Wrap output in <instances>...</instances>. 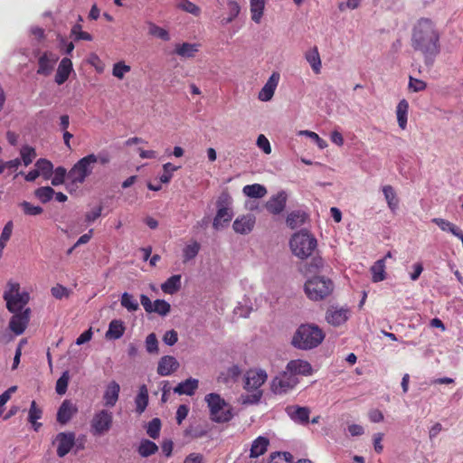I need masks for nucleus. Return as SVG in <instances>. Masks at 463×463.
Masks as SVG:
<instances>
[{
	"label": "nucleus",
	"mask_w": 463,
	"mask_h": 463,
	"mask_svg": "<svg viewBox=\"0 0 463 463\" xmlns=\"http://www.w3.org/2000/svg\"><path fill=\"white\" fill-rule=\"evenodd\" d=\"M411 46L420 52L427 66H431L440 52L439 33L434 23L429 18H420L414 25Z\"/></svg>",
	"instance_id": "1"
},
{
	"label": "nucleus",
	"mask_w": 463,
	"mask_h": 463,
	"mask_svg": "<svg viewBox=\"0 0 463 463\" xmlns=\"http://www.w3.org/2000/svg\"><path fill=\"white\" fill-rule=\"evenodd\" d=\"M98 163L95 154L80 158L68 172L66 188L70 193L76 191L86 178L92 174L94 165Z\"/></svg>",
	"instance_id": "2"
},
{
	"label": "nucleus",
	"mask_w": 463,
	"mask_h": 463,
	"mask_svg": "<svg viewBox=\"0 0 463 463\" xmlns=\"http://www.w3.org/2000/svg\"><path fill=\"white\" fill-rule=\"evenodd\" d=\"M325 338V334L317 326L301 325L292 338V345L301 350H309L319 345Z\"/></svg>",
	"instance_id": "3"
},
{
	"label": "nucleus",
	"mask_w": 463,
	"mask_h": 463,
	"mask_svg": "<svg viewBox=\"0 0 463 463\" xmlns=\"http://www.w3.org/2000/svg\"><path fill=\"white\" fill-rule=\"evenodd\" d=\"M268 375L264 370H250L245 376L244 389L249 392L241 395L243 404H254L260 402L262 396L261 385L266 382Z\"/></svg>",
	"instance_id": "4"
},
{
	"label": "nucleus",
	"mask_w": 463,
	"mask_h": 463,
	"mask_svg": "<svg viewBox=\"0 0 463 463\" xmlns=\"http://www.w3.org/2000/svg\"><path fill=\"white\" fill-rule=\"evenodd\" d=\"M212 421L225 423L233 418L232 406L220 394L211 392L204 397Z\"/></svg>",
	"instance_id": "5"
},
{
	"label": "nucleus",
	"mask_w": 463,
	"mask_h": 463,
	"mask_svg": "<svg viewBox=\"0 0 463 463\" xmlns=\"http://www.w3.org/2000/svg\"><path fill=\"white\" fill-rule=\"evenodd\" d=\"M3 298L6 303V308L10 313H15L24 310L30 301V295L26 291L20 292V284L9 281L6 289L3 294Z\"/></svg>",
	"instance_id": "6"
},
{
	"label": "nucleus",
	"mask_w": 463,
	"mask_h": 463,
	"mask_svg": "<svg viewBox=\"0 0 463 463\" xmlns=\"http://www.w3.org/2000/svg\"><path fill=\"white\" fill-rule=\"evenodd\" d=\"M304 289L309 299L319 301L331 295L334 290V283L326 277L315 276L306 281Z\"/></svg>",
	"instance_id": "7"
},
{
	"label": "nucleus",
	"mask_w": 463,
	"mask_h": 463,
	"mask_svg": "<svg viewBox=\"0 0 463 463\" xmlns=\"http://www.w3.org/2000/svg\"><path fill=\"white\" fill-rule=\"evenodd\" d=\"M292 252L299 259H307L312 255L317 246V239L308 232L301 231L295 233L290 241Z\"/></svg>",
	"instance_id": "8"
},
{
	"label": "nucleus",
	"mask_w": 463,
	"mask_h": 463,
	"mask_svg": "<svg viewBox=\"0 0 463 463\" xmlns=\"http://www.w3.org/2000/svg\"><path fill=\"white\" fill-rule=\"evenodd\" d=\"M217 213L213 222L215 230H220L228 225L233 217L232 209L230 207L231 198L228 194H222L217 200Z\"/></svg>",
	"instance_id": "9"
},
{
	"label": "nucleus",
	"mask_w": 463,
	"mask_h": 463,
	"mask_svg": "<svg viewBox=\"0 0 463 463\" xmlns=\"http://www.w3.org/2000/svg\"><path fill=\"white\" fill-rule=\"evenodd\" d=\"M299 383V378L292 374L287 367L279 375L273 378L271 382V391L275 394H286L292 391Z\"/></svg>",
	"instance_id": "10"
},
{
	"label": "nucleus",
	"mask_w": 463,
	"mask_h": 463,
	"mask_svg": "<svg viewBox=\"0 0 463 463\" xmlns=\"http://www.w3.org/2000/svg\"><path fill=\"white\" fill-rule=\"evenodd\" d=\"M112 423V412L101 410L94 414L90 421L91 432L94 436L103 435L110 430Z\"/></svg>",
	"instance_id": "11"
},
{
	"label": "nucleus",
	"mask_w": 463,
	"mask_h": 463,
	"mask_svg": "<svg viewBox=\"0 0 463 463\" xmlns=\"http://www.w3.org/2000/svg\"><path fill=\"white\" fill-rule=\"evenodd\" d=\"M31 312V308L26 307L23 311L12 313L13 316L9 321V329L14 335H20L25 331L30 322Z\"/></svg>",
	"instance_id": "12"
},
{
	"label": "nucleus",
	"mask_w": 463,
	"mask_h": 463,
	"mask_svg": "<svg viewBox=\"0 0 463 463\" xmlns=\"http://www.w3.org/2000/svg\"><path fill=\"white\" fill-rule=\"evenodd\" d=\"M57 444V456L65 457L76 444V435L72 431L60 432L56 435L53 444Z\"/></svg>",
	"instance_id": "13"
},
{
	"label": "nucleus",
	"mask_w": 463,
	"mask_h": 463,
	"mask_svg": "<svg viewBox=\"0 0 463 463\" xmlns=\"http://www.w3.org/2000/svg\"><path fill=\"white\" fill-rule=\"evenodd\" d=\"M286 367L297 378H299V376H310L313 373L310 363L302 359L290 360Z\"/></svg>",
	"instance_id": "14"
},
{
	"label": "nucleus",
	"mask_w": 463,
	"mask_h": 463,
	"mask_svg": "<svg viewBox=\"0 0 463 463\" xmlns=\"http://www.w3.org/2000/svg\"><path fill=\"white\" fill-rule=\"evenodd\" d=\"M286 412L295 422L307 425L309 422L310 409L299 405H288L286 407Z\"/></svg>",
	"instance_id": "15"
},
{
	"label": "nucleus",
	"mask_w": 463,
	"mask_h": 463,
	"mask_svg": "<svg viewBox=\"0 0 463 463\" xmlns=\"http://www.w3.org/2000/svg\"><path fill=\"white\" fill-rule=\"evenodd\" d=\"M279 79H280V75L277 71H274L270 75V77L269 78V80H267L265 85L262 87V89L259 92L258 98L260 100L269 101L272 99V97L275 93V90L278 87Z\"/></svg>",
	"instance_id": "16"
},
{
	"label": "nucleus",
	"mask_w": 463,
	"mask_h": 463,
	"mask_svg": "<svg viewBox=\"0 0 463 463\" xmlns=\"http://www.w3.org/2000/svg\"><path fill=\"white\" fill-rule=\"evenodd\" d=\"M78 412V407L71 400H64L57 412V421L61 425L68 423Z\"/></svg>",
	"instance_id": "17"
},
{
	"label": "nucleus",
	"mask_w": 463,
	"mask_h": 463,
	"mask_svg": "<svg viewBox=\"0 0 463 463\" xmlns=\"http://www.w3.org/2000/svg\"><path fill=\"white\" fill-rule=\"evenodd\" d=\"M256 218L254 215L246 214L236 218L232 228L236 233L248 234L253 230Z\"/></svg>",
	"instance_id": "18"
},
{
	"label": "nucleus",
	"mask_w": 463,
	"mask_h": 463,
	"mask_svg": "<svg viewBox=\"0 0 463 463\" xmlns=\"http://www.w3.org/2000/svg\"><path fill=\"white\" fill-rule=\"evenodd\" d=\"M57 61L58 57L55 54L44 52L38 60L37 73L44 76L50 75Z\"/></svg>",
	"instance_id": "19"
},
{
	"label": "nucleus",
	"mask_w": 463,
	"mask_h": 463,
	"mask_svg": "<svg viewBox=\"0 0 463 463\" xmlns=\"http://www.w3.org/2000/svg\"><path fill=\"white\" fill-rule=\"evenodd\" d=\"M286 203L287 194L282 191L269 198L266 203V209L272 214H279L284 211Z\"/></svg>",
	"instance_id": "20"
},
{
	"label": "nucleus",
	"mask_w": 463,
	"mask_h": 463,
	"mask_svg": "<svg viewBox=\"0 0 463 463\" xmlns=\"http://www.w3.org/2000/svg\"><path fill=\"white\" fill-rule=\"evenodd\" d=\"M178 367L179 363L174 356L165 355L158 362L157 373L161 376H167L175 372Z\"/></svg>",
	"instance_id": "21"
},
{
	"label": "nucleus",
	"mask_w": 463,
	"mask_h": 463,
	"mask_svg": "<svg viewBox=\"0 0 463 463\" xmlns=\"http://www.w3.org/2000/svg\"><path fill=\"white\" fill-rule=\"evenodd\" d=\"M348 312L346 308L331 307L326 311V319L330 325L338 326L348 319Z\"/></svg>",
	"instance_id": "22"
},
{
	"label": "nucleus",
	"mask_w": 463,
	"mask_h": 463,
	"mask_svg": "<svg viewBox=\"0 0 463 463\" xmlns=\"http://www.w3.org/2000/svg\"><path fill=\"white\" fill-rule=\"evenodd\" d=\"M72 71V62L70 58H63L57 69L55 75V81L57 84H63L68 79Z\"/></svg>",
	"instance_id": "23"
},
{
	"label": "nucleus",
	"mask_w": 463,
	"mask_h": 463,
	"mask_svg": "<svg viewBox=\"0 0 463 463\" xmlns=\"http://www.w3.org/2000/svg\"><path fill=\"white\" fill-rule=\"evenodd\" d=\"M269 445V439L267 437L259 436L252 441L250 449V458H256L264 455L268 450Z\"/></svg>",
	"instance_id": "24"
},
{
	"label": "nucleus",
	"mask_w": 463,
	"mask_h": 463,
	"mask_svg": "<svg viewBox=\"0 0 463 463\" xmlns=\"http://www.w3.org/2000/svg\"><path fill=\"white\" fill-rule=\"evenodd\" d=\"M119 392V384L115 381L110 382L103 395L105 405L108 407H113L118 400Z\"/></svg>",
	"instance_id": "25"
},
{
	"label": "nucleus",
	"mask_w": 463,
	"mask_h": 463,
	"mask_svg": "<svg viewBox=\"0 0 463 463\" xmlns=\"http://www.w3.org/2000/svg\"><path fill=\"white\" fill-rule=\"evenodd\" d=\"M199 382L194 378H188L184 382H181L174 388V392L179 395H193L197 390Z\"/></svg>",
	"instance_id": "26"
},
{
	"label": "nucleus",
	"mask_w": 463,
	"mask_h": 463,
	"mask_svg": "<svg viewBox=\"0 0 463 463\" xmlns=\"http://www.w3.org/2000/svg\"><path fill=\"white\" fill-rule=\"evenodd\" d=\"M200 44L184 43L182 44H176L175 52L183 58H194L199 52Z\"/></svg>",
	"instance_id": "27"
},
{
	"label": "nucleus",
	"mask_w": 463,
	"mask_h": 463,
	"mask_svg": "<svg viewBox=\"0 0 463 463\" xmlns=\"http://www.w3.org/2000/svg\"><path fill=\"white\" fill-rule=\"evenodd\" d=\"M136 412L142 414L148 405V390L145 384L139 387L137 395L135 398Z\"/></svg>",
	"instance_id": "28"
},
{
	"label": "nucleus",
	"mask_w": 463,
	"mask_h": 463,
	"mask_svg": "<svg viewBox=\"0 0 463 463\" xmlns=\"http://www.w3.org/2000/svg\"><path fill=\"white\" fill-rule=\"evenodd\" d=\"M408 111H409V102L402 99L399 101L396 107V116L398 125L402 129H405L407 127L408 121Z\"/></svg>",
	"instance_id": "29"
},
{
	"label": "nucleus",
	"mask_w": 463,
	"mask_h": 463,
	"mask_svg": "<svg viewBox=\"0 0 463 463\" xmlns=\"http://www.w3.org/2000/svg\"><path fill=\"white\" fill-rule=\"evenodd\" d=\"M43 417V410L37 406L35 401L31 402V406L28 412V421L32 423L33 430L38 431L42 427V423L37 420Z\"/></svg>",
	"instance_id": "30"
},
{
	"label": "nucleus",
	"mask_w": 463,
	"mask_h": 463,
	"mask_svg": "<svg viewBox=\"0 0 463 463\" xmlns=\"http://www.w3.org/2000/svg\"><path fill=\"white\" fill-rule=\"evenodd\" d=\"M306 60L311 66L313 71L316 74H319L321 72V59L318 52L317 47H313L309 51H307L305 54Z\"/></svg>",
	"instance_id": "31"
},
{
	"label": "nucleus",
	"mask_w": 463,
	"mask_h": 463,
	"mask_svg": "<svg viewBox=\"0 0 463 463\" xmlns=\"http://www.w3.org/2000/svg\"><path fill=\"white\" fill-rule=\"evenodd\" d=\"M126 327L121 320L114 319L109 325L106 336L110 339H118L125 333Z\"/></svg>",
	"instance_id": "32"
},
{
	"label": "nucleus",
	"mask_w": 463,
	"mask_h": 463,
	"mask_svg": "<svg viewBox=\"0 0 463 463\" xmlns=\"http://www.w3.org/2000/svg\"><path fill=\"white\" fill-rule=\"evenodd\" d=\"M181 288V275H173L167 279L162 285L161 289L165 294L173 295Z\"/></svg>",
	"instance_id": "33"
},
{
	"label": "nucleus",
	"mask_w": 463,
	"mask_h": 463,
	"mask_svg": "<svg viewBox=\"0 0 463 463\" xmlns=\"http://www.w3.org/2000/svg\"><path fill=\"white\" fill-rule=\"evenodd\" d=\"M307 214L303 211H293L288 213L286 222L288 227L291 229L298 228L304 224L307 220Z\"/></svg>",
	"instance_id": "34"
},
{
	"label": "nucleus",
	"mask_w": 463,
	"mask_h": 463,
	"mask_svg": "<svg viewBox=\"0 0 463 463\" xmlns=\"http://www.w3.org/2000/svg\"><path fill=\"white\" fill-rule=\"evenodd\" d=\"M243 194L250 198H262L267 194V189L260 184L245 185L242 189Z\"/></svg>",
	"instance_id": "35"
},
{
	"label": "nucleus",
	"mask_w": 463,
	"mask_h": 463,
	"mask_svg": "<svg viewBox=\"0 0 463 463\" xmlns=\"http://www.w3.org/2000/svg\"><path fill=\"white\" fill-rule=\"evenodd\" d=\"M383 193L389 208L393 212L398 208L399 199L397 198L396 193L392 185H385L383 187Z\"/></svg>",
	"instance_id": "36"
},
{
	"label": "nucleus",
	"mask_w": 463,
	"mask_h": 463,
	"mask_svg": "<svg viewBox=\"0 0 463 463\" xmlns=\"http://www.w3.org/2000/svg\"><path fill=\"white\" fill-rule=\"evenodd\" d=\"M157 445L149 439H143L137 449L139 455L143 458H147L151 455H154L157 452Z\"/></svg>",
	"instance_id": "37"
},
{
	"label": "nucleus",
	"mask_w": 463,
	"mask_h": 463,
	"mask_svg": "<svg viewBox=\"0 0 463 463\" xmlns=\"http://www.w3.org/2000/svg\"><path fill=\"white\" fill-rule=\"evenodd\" d=\"M373 281L380 282L385 279V264L384 259L377 260L371 268Z\"/></svg>",
	"instance_id": "38"
},
{
	"label": "nucleus",
	"mask_w": 463,
	"mask_h": 463,
	"mask_svg": "<svg viewBox=\"0 0 463 463\" xmlns=\"http://www.w3.org/2000/svg\"><path fill=\"white\" fill-rule=\"evenodd\" d=\"M36 170H39V175H42L45 179L51 177L53 172V165L51 161L41 158L35 163Z\"/></svg>",
	"instance_id": "39"
},
{
	"label": "nucleus",
	"mask_w": 463,
	"mask_h": 463,
	"mask_svg": "<svg viewBox=\"0 0 463 463\" xmlns=\"http://www.w3.org/2000/svg\"><path fill=\"white\" fill-rule=\"evenodd\" d=\"M120 304L129 312H135L139 308V304L137 299L128 292H124L121 295Z\"/></svg>",
	"instance_id": "40"
},
{
	"label": "nucleus",
	"mask_w": 463,
	"mask_h": 463,
	"mask_svg": "<svg viewBox=\"0 0 463 463\" xmlns=\"http://www.w3.org/2000/svg\"><path fill=\"white\" fill-rule=\"evenodd\" d=\"M14 224L12 221L5 223L2 233L0 235V258L2 257L3 250L6 246L7 241L10 240L13 233Z\"/></svg>",
	"instance_id": "41"
},
{
	"label": "nucleus",
	"mask_w": 463,
	"mask_h": 463,
	"mask_svg": "<svg viewBox=\"0 0 463 463\" xmlns=\"http://www.w3.org/2000/svg\"><path fill=\"white\" fill-rule=\"evenodd\" d=\"M147 24H148V33L150 35L159 38L163 41L170 40L169 33L165 29L156 25V24H154L152 22H148Z\"/></svg>",
	"instance_id": "42"
},
{
	"label": "nucleus",
	"mask_w": 463,
	"mask_h": 463,
	"mask_svg": "<svg viewBox=\"0 0 463 463\" xmlns=\"http://www.w3.org/2000/svg\"><path fill=\"white\" fill-rule=\"evenodd\" d=\"M227 6L229 9V15L228 17L222 19V24H228L232 23L239 15L241 12L240 5L235 1H228Z\"/></svg>",
	"instance_id": "43"
},
{
	"label": "nucleus",
	"mask_w": 463,
	"mask_h": 463,
	"mask_svg": "<svg viewBox=\"0 0 463 463\" xmlns=\"http://www.w3.org/2000/svg\"><path fill=\"white\" fill-rule=\"evenodd\" d=\"M55 191L50 186H43L35 190V196L43 203H46L52 200Z\"/></svg>",
	"instance_id": "44"
},
{
	"label": "nucleus",
	"mask_w": 463,
	"mask_h": 463,
	"mask_svg": "<svg viewBox=\"0 0 463 463\" xmlns=\"http://www.w3.org/2000/svg\"><path fill=\"white\" fill-rule=\"evenodd\" d=\"M251 20L256 24H260L263 15L265 5L250 2Z\"/></svg>",
	"instance_id": "45"
},
{
	"label": "nucleus",
	"mask_w": 463,
	"mask_h": 463,
	"mask_svg": "<svg viewBox=\"0 0 463 463\" xmlns=\"http://www.w3.org/2000/svg\"><path fill=\"white\" fill-rule=\"evenodd\" d=\"M52 174V184L54 186L62 184L67 180L68 172L63 166H58Z\"/></svg>",
	"instance_id": "46"
},
{
	"label": "nucleus",
	"mask_w": 463,
	"mask_h": 463,
	"mask_svg": "<svg viewBox=\"0 0 463 463\" xmlns=\"http://www.w3.org/2000/svg\"><path fill=\"white\" fill-rule=\"evenodd\" d=\"M160 430H161V420L158 418H154L152 420L148 422V425L146 427V433L147 435L156 439L160 435Z\"/></svg>",
	"instance_id": "47"
},
{
	"label": "nucleus",
	"mask_w": 463,
	"mask_h": 463,
	"mask_svg": "<svg viewBox=\"0 0 463 463\" xmlns=\"http://www.w3.org/2000/svg\"><path fill=\"white\" fill-rule=\"evenodd\" d=\"M200 250V244L197 241L186 245L183 250L184 261H188L196 257Z\"/></svg>",
	"instance_id": "48"
},
{
	"label": "nucleus",
	"mask_w": 463,
	"mask_h": 463,
	"mask_svg": "<svg viewBox=\"0 0 463 463\" xmlns=\"http://www.w3.org/2000/svg\"><path fill=\"white\" fill-rule=\"evenodd\" d=\"M131 70V67L129 65H127L125 61H121L118 62H116L113 65L112 69V75L116 77L118 80H122L126 73L129 72Z\"/></svg>",
	"instance_id": "49"
},
{
	"label": "nucleus",
	"mask_w": 463,
	"mask_h": 463,
	"mask_svg": "<svg viewBox=\"0 0 463 463\" xmlns=\"http://www.w3.org/2000/svg\"><path fill=\"white\" fill-rule=\"evenodd\" d=\"M20 154L25 166L29 165L36 156L35 149L30 146H24Z\"/></svg>",
	"instance_id": "50"
},
{
	"label": "nucleus",
	"mask_w": 463,
	"mask_h": 463,
	"mask_svg": "<svg viewBox=\"0 0 463 463\" xmlns=\"http://www.w3.org/2000/svg\"><path fill=\"white\" fill-rule=\"evenodd\" d=\"M70 381V374L68 371L62 373L61 377L56 382V392L60 395L64 394L67 392L68 384Z\"/></svg>",
	"instance_id": "51"
},
{
	"label": "nucleus",
	"mask_w": 463,
	"mask_h": 463,
	"mask_svg": "<svg viewBox=\"0 0 463 463\" xmlns=\"http://www.w3.org/2000/svg\"><path fill=\"white\" fill-rule=\"evenodd\" d=\"M432 222L437 224L439 227V229H441L442 231L449 232L453 235H454V232H457L458 230L459 229L458 226H456L452 222H450L445 219H442V218H433Z\"/></svg>",
	"instance_id": "52"
},
{
	"label": "nucleus",
	"mask_w": 463,
	"mask_h": 463,
	"mask_svg": "<svg viewBox=\"0 0 463 463\" xmlns=\"http://www.w3.org/2000/svg\"><path fill=\"white\" fill-rule=\"evenodd\" d=\"M19 206L23 209L24 214L30 216L40 215L43 212V209L41 206H34L26 201L22 202Z\"/></svg>",
	"instance_id": "53"
},
{
	"label": "nucleus",
	"mask_w": 463,
	"mask_h": 463,
	"mask_svg": "<svg viewBox=\"0 0 463 463\" xmlns=\"http://www.w3.org/2000/svg\"><path fill=\"white\" fill-rule=\"evenodd\" d=\"M171 306L168 302L163 299H156L154 302L153 312L161 316H165L170 312Z\"/></svg>",
	"instance_id": "54"
},
{
	"label": "nucleus",
	"mask_w": 463,
	"mask_h": 463,
	"mask_svg": "<svg viewBox=\"0 0 463 463\" xmlns=\"http://www.w3.org/2000/svg\"><path fill=\"white\" fill-rule=\"evenodd\" d=\"M292 458L289 452H276L270 455L269 463H291Z\"/></svg>",
	"instance_id": "55"
},
{
	"label": "nucleus",
	"mask_w": 463,
	"mask_h": 463,
	"mask_svg": "<svg viewBox=\"0 0 463 463\" xmlns=\"http://www.w3.org/2000/svg\"><path fill=\"white\" fill-rule=\"evenodd\" d=\"M146 349L149 354L158 353V341L155 333H151L146 336Z\"/></svg>",
	"instance_id": "56"
},
{
	"label": "nucleus",
	"mask_w": 463,
	"mask_h": 463,
	"mask_svg": "<svg viewBox=\"0 0 463 463\" xmlns=\"http://www.w3.org/2000/svg\"><path fill=\"white\" fill-rule=\"evenodd\" d=\"M51 293L56 299H61L63 298H69L71 290L61 284H57L51 288Z\"/></svg>",
	"instance_id": "57"
},
{
	"label": "nucleus",
	"mask_w": 463,
	"mask_h": 463,
	"mask_svg": "<svg viewBox=\"0 0 463 463\" xmlns=\"http://www.w3.org/2000/svg\"><path fill=\"white\" fill-rule=\"evenodd\" d=\"M179 166H175L171 163H166L163 165L164 174L160 176V182L164 184H167L170 182L172 178L173 172L176 171Z\"/></svg>",
	"instance_id": "58"
},
{
	"label": "nucleus",
	"mask_w": 463,
	"mask_h": 463,
	"mask_svg": "<svg viewBox=\"0 0 463 463\" xmlns=\"http://www.w3.org/2000/svg\"><path fill=\"white\" fill-rule=\"evenodd\" d=\"M178 6L182 10L190 13L194 15H199L200 14V8L189 0H181L178 4Z\"/></svg>",
	"instance_id": "59"
},
{
	"label": "nucleus",
	"mask_w": 463,
	"mask_h": 463,
	"mask_svg": "<svg viewBox=\"0 0 463 463\" xmlns=\"http://www.w3.org/2000/svg\"><path fill=\"white\" fill-rule=\"evenodd\" d=\"M427 88L425 81L410 76L409 78V89L414 92L422 91Z\"/></svg>",
	"instance_id": "60"
},
{
	"label": "nucleus",
	"mask_w": 463,
	"mask_h": 463,
	"mask_svg": "<svg viewBox=\"0 0 463 463\" xmlns=\"http://www.w3.org/2000/svg\"><path fill=\"white\" fill-rule=\"evenodd\" d=\"M71 33L73 35H75L76 40H85V41L92 40V36L89 33L83 32L81 30L80 24H75L71 29Z\"/></svg>",
	"instance_id": "61"
},
{
	"label": "nucleus",
	"mask_w": 463,
	"mask_h": 463,
	"mask_svg": "<svg viewBox=\"0 0 463 463\" xmlns=\"http://www.w3.org/2000/svg\"><path fill=\"white\" fill-rule=\"evenodd\" d=\"M208 434V430L202 427L191 428L185 430V435L192 439H199L205 437Z\"/></svg>",
	"instance_id": "62"
},
{
	"label": "nucleus",
	"mask_w": 463,
	"mask_h": 463,
	"mask_svg": "<svg viewBox=\"0 0 463 463\" xmlns=\"http://www.w3.org/2000/svg\"><path fill=\"white\" fill-rule=\"evenodd\" d=\"M257 146L260 148L265 154L271 153V146L269 139L263 135L260 134L257 138Z\"/></svg>",
	"instance_id": "63"
},
{
	"label": "nucleus",
	"mask_w": 463,
	"mask_h": 463,
	"mask_svg": "<svg viewBox=\"0 0 463 463\" xmlns=\"http://www.w3.org/2000/svg\"><path fill=\"white\" fill-rule=\"evenodd\" d=\"M178 340V335L176 331L174 329L166 331L163 336V341L167 345H174Z\"/></svg>",
	"instance_id": "64"
}]
</instances>
